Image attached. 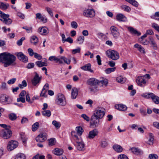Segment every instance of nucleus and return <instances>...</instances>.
<instances>
[{
	"label": "nucleus",
	"instance_id": "obj_29",
	"mask_svg": "<svg viewBox=\"0 0 159 159\" xmlns=\"http://www.w3.org/2000/svg\"><path fill=\"white\" fill-rule=\"evenodd\" d=\"M38 42V39L36 36L34 35L31 37L30 40V42L31 43H33L34 45H36Z\"/></svg>",
	"mask_w": 159,
	"mask_h": 159
},
{
	"label": "nucleus",
	"instance_id": "obj_40",
	"mask_svg": "<svg viewBox=\"0 0 159 159\" xmlns=\"http://www.w3.org/2000/svg\"><path fill=\"white\" fill-rule=\"evenodd\" d=\"M76 130L77 131V134L80 135H81L84 130L83 128L80 126H77L76 128Z\"/></svg>",
	"mask_w": 159,
	"mask_h": 159
},
{
	"label": "nucleus",
	"instance_id": "obj_57",
	"mask_svg": "<svg viewBox=\"0 0 159 159\" xmlns=\"http://www.w3.org/2000/svg\"><path fill=\"white\" fill-rule=\"evenodd\" d=\"M29 120L28 119L25 117H23L21 120V124H24L27 123L28 122Z\"/></svg>",
	"mask_w": 159,
	"mask_h": 159
},
{
	"label": "nucleus",
	"instance_id": "obj_59",
	"mask_svg": "<svg viewBox=\"0 0 159 159\" xmlns=\"http://www.w3.org/2000/svg\"><path fill=\"white\" fill-rule=\"evenodd\" d=\"M71 25L72 28L76 29L78 27L77 23L75 21H72L71 23Z\"/></svg>",
	"mask_w": 159,
	"mask_h": 159
},
{
	"label": "nucleus",
	"instance_id": "obj_23",
	"mask_svg": "<svg viewBox=\"0 0 159 159\" xmlns=\"http://www.w3.org/2000/svg\"><path fill=\"white\" fill-rule=\"evenodd\" d=\"M78 94V91L77 88L74 87L72 89L71 93V98L72 99H75Z\"/></svg>",
	"mask_w": 159,
	"mask_h": 159
},
{
	"label": "nucleus",
	"instance_id": "obj_21",
	"mask_svg": "<svg viewBox=\"0 0 159 159\" xmlns=\"http://www.w3.org/2000/svg\"><path fill=\"white\" fill-rule=\"evenodd\" d=\"M117 20L119 21H125L127 20L126 17L122 14H118L116 16Z\"/></svg>",
	"mask_w": 159,
	"mask_h": 159
},
{
	"label": "nucleus",
	"instance_id": "obj_35",
	"mask_svg": "<svg viewBox=\"0 0 159 159\" xmlns=\"http://www.w3.org/2000/svg\"><path fill=\"white\" fill-rule=\"evenodd\" d=\"M153 94V93H145L142 95V96L147 99H149L150 98L152 99V96Z\"/></svg>",
	"mask_w": 159,
	"mask_h": 159
},
{
	"label": "nucleus",
	"instance_id": "obj_16",
	"mask_svg": "<svg viewBox=\"0 0 159 159\" xmlns=\"http://www.w3.org/2000/svg\"><path fill=\"white\" fill-rule=\"evenodd\" d=\"M41 78V76L39 77V74L37 73H35L34 77L31 80V82L33 85L34 86H36L37 84L40 82Z\"/></svg>",
	"mask_w": 159,
	"mask_h": 159
},
{
	"label": "nucleus",
	"instance_id": "obj_9",
	"mask_svg": "<svg viewBox=\"0 0 159 159\" xmlns=\"http://www.w3.org/2000/svg\"><path fill=\"white\" fill-rule=\"evenodd\" d=\"M18 142L16 141L11 140L9 141L7 146L8 151H11L16 148L18 145Z\"/></svg>",
	"mask_w": 159,
	"mask_h": 159
},
{
	"label": "nucleus",
	"instance_id": "obj_32",
	"mask_svg": "<svg viewBox=\"0 0 159 159\" xmlns=\"http://www.w3.org/2000/svg\"><path fill=\"white\" fill-rule=\"evenodd\" d=\"M9 7V5L3 2H0V8L3 10H6Z\"/></svg>",
	"mask_w": 159,
	"mask_h": 159
},
{
	"label": "nucleus",
	"instance_id": "obj_38",
	"mask_svg": "<svg viewBox=\"0 0 159 159\" xmlns=\"http://www.w3.org/2000/svg\"><path fill=\"white\" fill-rule=\"evenodd\" d=\"M39 123L38 122H36L32 125V129L33 131H35L39 128Z\"/></svg>",
	"mask_w": 159,
	"mask_h": 159
},
{
	"label": "nucleus",
	"instance_id": "obj_47",
	"mask_svg": "<svg viewBox=\"0 0 159 159\" xmlns=\"http://www.w3.org/2000/svg\"><path fill=\"white\" fill-rule=\"evenodd\" d=\"M116 80L118 82L121 84L124 83L125 81V79L123 78L121 76L117 77L116 78Z\"/></svg>",
	"mask_w": 159,
	"mask_h": 159
},
{
	"label": "nucleus",
	"instance_id": "obj_30",
	"mask_svg": "<svg viewBox=\"0 0 159 159\" xmlns=\"http://www.w3.org/2000/svg\"><path fill=\"white\" fill-rule=\"evenodd\" d=\"M53 152L55 154L59 156L63 154V151L61 149L56 148L54 150Z\"/></svg>",
	"mask_w": 159,
	"mask_h": 159
},
{
	"label": "nucleus",
	"instance_id": "obj_2",
	"mask_svg": "<svg viewBox=\"0 0 159 159\" xmlns=\"http://www.w3.org/2000/svg\"><path fill=\"white\" fill-rule=\"evenodd\" d=\"M0 126L5 129L1 130L2 137L5 139L10 138L12 135V131L10 130L11 126L4 124H0Z\"/></svg>",
	"mask_w": 159,
	"mask_h": 159
},
{
	"label": "nucleus",
	"instance_id": "obj_55",
	"mask_svg": "<svg viewBox=\"0 0 159 159\" xmlns=\"http://www.w3.org/2000/svg\"><path fill=\"white\" fill-rule=\"evenodd\" d=\"M45 9L51 16H53L52 12V11L51 9L50 8L48 7H45Z\"/></svg>",
	"mask_w": 159,
	"mask_h": 159
},
{
	"label": "nucleus",
	"instance_id": "obj_58",
	"mask_svg": "<svg viewBox=\"0 0 159 159\" xmlns=\"http://www.w3.org/2000/svg\"><path fill=\"white\" fill-rule=\"evenodd\" d=\"M25 39V38L24 37H22L17 42V44L19 46H20L22 44V41Z\"/></svg>",
	"mask_w": 159,
	"mask_h": 159
},
{
	"label": "nucleus",
	"instance_id": "obj_22",
	"mask_svg": "<svg viewBox=\"0 0 159 159\" xmlns=\"http://www.w3.org/2000/svg\"><path fill=\"white\" fill-rule=\"evenodd\" d=\"M80 68L84 70L88 71L91 72H93V70L91 69V65L89 63L81 66Z\"/></svg>",
	"mask_w": 159,
	"mask_h": 159
},
{
	"label": "nucleus",
	"instance_id": "obj_11",
	"mask_svg": "<svg viewBox=\"0 0 159 159\" xmlns=\"http://www.w3.org/2000/svg\"><path fill=\"white\" fill-rule=\"evenodd\" d=\"M15 54L16 56L18 58L20 61L24 62H27L28 61V57L25 55L22 52H20L16 53Z\"/></svg>",
	"mask_w": 159,
	"mask_h": 159
},
{
	"label": "nucleus",
	"instance_id": "obj_7",
	"mask_svg": "<svg viewBox=\"0 0 159 159\" xmlns=\"http://www.w3.org/2000/svg\"><path fill=\"white\" fill-rule=\"evenodd\" d=\"M9 14H4L0 16V20L5 24L9 25L12 22L11 20L9 18Z\"/></svg>",
	"mask_w": 159,
	"mask_h": 159
},
{
	"label": "nucleus",
	"instance_id": "obj_48",
	"mask_svg": "<svg viewBox=\"0 0 159 159\" xmlns=\"http://www.w3.org/2000/svg\"><path fill=\"white\" fill-rule=\"evenodd\" d=\"M52 124L57 129H58L61 126L60 123L55 120L52 121Z\"/></svg>",
	"mask_w": 159,
	"mask_h": 159
},
{
	"label": "nucleus",
	"instance_id": "obj_56",
	"mask_svg": "<svg viewBox=\"0 0 159 159\" xmlns=\"http://www.w3.org/2000/svg\"><path fill=\"white\" fill-rule=\"evenodd\" d=\"M129 3L135 7H138L139 5L138 3L135 0H131Z\"/></svg>",
	"mask_w": 159,
	"mask_h": 159
},
{
	"label": "nucleus",
	"instance_id": "obj_49",
	"mask_svg": "<svg viewBox=\"0 0 159 159\" xmlns=\"http://www.w3.org/2000/svg\"><path fill=\"white\" fill-rule=\"evenodd\" d=\"M116 69V67L108 68L105 70V72L107 74H110L111 72L114 71Z\"/></svg>",
	"mask_w": 159,
	"mask_h": 159
},
{
	"label": "nucleus",
	"instance_id": "obj_34",
	"mask_svg": "<svg viewBox=\"0 0 159 159\" xmlns=\"http://www.w3.org/2000/svg\"><path fill=\"white\" fill-rule=\"evenodd\" d=\"M151 99L156 104H159V97L158 96L155 95L154 94Z\"/></svg>",
	"mask_w": 159,
	"mask_h": 159
},
{
	"label": "nucleus",
	"instance_id": "obj_17",
	"mask_svg": "<svg viewBox=\"0 0 159 159\" xmlns=\"http://www.w3.org/2000/svg\"><path fill=\"white\" fill-rule=\"evenodd\" d=\"M49 89V84L48 83L46 84L42 89V91L40 94V96L41 97H47V95L46 94V93Z\"/></svg>",
	"mask_w": 159,
	"mask_h": 159
},
{
	"label": "nucleus",
	"instance_id": "obj_46",
	"mask_svg": "<svg viewBox=\"0 0 159 159\" xmlns=\"http://www.w3.org/2000/svg\"><path fill=\"white\" fill-rule=\"evenodd\" d=\"M132 152L135 154H138L140 153V151L138 148H131Z\"/></svg>",
	"mask_w": 159,
	"mask_h": 159
},
{
	"label": "nucleus",
	"instance_id": "obj_4",
	"mask_svg": "<svg viewBox=\"0 0 159 159\" xmlns=\"http://www.w3.org/2000/svg\"><path fill=\"white\" fill-rule=\"evenodd\" d=\"M106 54L108 57L111 58L114 60H116L119 58V53L114 50H107L106 52Z\"/></svg>",
	"mask_w": 159,
	"mask_h": 159
},
{
	"label": "nucleus",
	"instance_id": "obj_53",
	"mask_svg": "<svg viewBox=\"0 0 159 159\" xmlns=\"http://www.w3.org/2000/svg\"><path fill=\"white\" fill-rule=\"evenodd\" d=\"M148 157L150 159H157L158 156L154 154H151L149 155Z\"/></svg>",
	"mask_w": 159,
	"mask_h": 159
},
{
	"label": "nucleus",
	"instance_id": "obj_39",
	"mask_svg": "<svg viewBox=\"0 0 159 159\" xmlns=\"http://www.w3.org/2000/svg\"><path fill=\"white\" fill-rule=\"evenodd\" d=\"M151 18L159 21V11L156 12L153 15L151 16Z\"/></svg>",
	"mask_w": 159,
	"mask_h": 159
},
{
	"label": "nucleus",
	"instance_id": "obj_36",
	"mask_svg": "<svg viewBox=\"0 0 159 159\" xmlns=\"http://www.w3.org/2000/svg\"><path fill=\"white\" fill-rule=\"evenodd\" d=\"M108 83V80L106 79L103 78L102 80L100 81H99L98 84L100 85V84H101L102 86H103V85H104L105 86H106Z\"/></svg>",
	"mask_w": 159,
	"mask_h": 159
},
{
	"label": "nucleus",
	"instance_id": "obj_50",
	"mask_svg": "<svg viewBox=\"0 0 159 159\" xmlns=\"http://www.w3.org/2000/svg\"><path fill=\"white\" fill-rule=\"evenodd\" d=\"M55 139L54 138H51L48 140V145L49 146H52L55 144Z\"/></svg>",
	"mask_w": 159,
	"mask_h": 159
},
{
	"label": "nucleus",
	"instance_id": "obj_37",
	"mask_svg": "<svg viewBox=\"0 0 159 159\" xmlns=\"http://www.w3.org/2000/svg\"><path fill=\"white\" fill-rule=\"evenodd\" d=\"M8 117L10 120L11 121L16 120L17 118L16 115L14 113H11L8 115Z\"/></svg>",
	"mask_w": 159,
	"mask_h": 159
},
{
	"label": "nucleus",
	"instance_id": "obj_27",
	"mask_svg": "<svg viewBox=\"0 0 159 159\" xmlns=\"http://www.w3.org/2000/svg\"><path fill=\"white\" fill-rule=\"evenodd\" d=\"M46 59H45L44 61L43 62L40 61H38L35 62L36 65L39 67H42L43 66H47L48 64L46 62Z\"/></svg>",
	"mask_w": 159,
	"mask_h": 159
},
{
	"label": "nucleus",
	"instance_id": "obj_13",
	"mask_svg": "<svg viewBox=\"0 0 159 159\" xmlns=\"http://www.w3.org/2000/svg\"><path fill=\"white\" fill-rule=\"evenodd\" d=\"M111 33L115 39L118 38L120 35V33L117 30L116 27L114 26H112L110 28Z\"/></svg>",
	"mask_w": 159,
	"mask_h": 159
},
{
	"label": "nucleus",
	"instance_id": "obj_24",
	"mask_svg": "<svg viewBox=\"0 0 159 159\" xmlns=\"http://www.w3.org/2000/svg\"><path fill=\"white\" fill-rule=\"evenodd\" d=\"M98 133V132L96 129L90 131L89 133L88 138L90 139H93L97 135Z\"/></svg>",
	"mask_w": 159,
	"mask_h": 159
},
{
	"label": "nucleus",
	"instance_id": "obj_42",
	"mask_svg": "<svg viewBox=\"0 0 159 159\" xmlns=\"http://www.w3.org/2000/svg\"><path fill=\"white\" fill-rule=\"evenodd\" d=\"M59 57H57L55 56H52L49 58L48 60L51 61H56V62L58 63L59 62Z\"/></svg>",
	"mask_w": 159,
	"mask_h": 159
},
{
	"label": "nucleus",
	"instance_id": "obj_25",
	"mask_svg": "<svg viewBox=\"0 0 159 159\" xmlns=\"http://www.w3.org/2000/svg\"><path fill=\"white\" fill-rule=\"evenodd\" d=\"M113 149L116 152L120 153L123 151L122 147L120 145L118 144H115L113 145L112 147Z\"/></svg>",
	"mask_w": 159,
	"mask_h": 159
},
{
	"label": "nucleus",
	"instance_id": "obj_1",
	"mask_svg": "<svg viewBox=\"0 0 159 159\" xmlns=\"http://www.w3.org/2000/svg\"><path fill=\"white\" fill-rule=\"evenodd\" d=\"M16 59V57L10 53L6 52L0 54V62L3 63L5 67L14 64Z\"/></svg>",
	"mask_w": 159,
	"mask_h": 159
},
{
	"label": "nucleus",
	"instance_id": "obj_12",
	"mask_svg": "<svg viewBox=\"0 0 159 159\" xmlns=\"http://www.w3.org/2000/svg\"><path fill=\"white\" fill-rule=\"evenodd\" d=\"M47 134L45 133L40 134L36 138V140L37 142H42L47 139Z\"/></svg>",
	"mask_w": 159,
	"mask_h": 159
},
{
	"label": "nucleus",
	"instance_id": "obj_8",
	"mask_svg": "<svg viewBox=\"0 0 159 159\" xmlns=\"http://www.w3.org/2000/svg\"><path fill=\"white\" fill-rule=\"evenodd\" d=\"M83 15L88 18H92L95 16V11L93 9H88L84 11Z\"/></svg>",
	"mask_w": 159,
	"mask_h": 159
},
{
	"label": "nucleus",
	"instance_id": "obj_62",
	"mask_svg": "<svg viewBox=\"0 0 159 159\" xmlns=\"http://www.w3.org/2000/svg\"><path fill=\"white\" fill-rule=\"evenodd\" d=\"M80 48L78 47L76 49H73L72 50V53L73 54H75L76 53H79L80 52Z\"/></svg>",
	"mask_w": 159,
	"mask_h": 159
},
{
	"label": "nucleus",
	"instance_id": "obj_10",
	"mask_svg": "<svg viewBox=\"0 0 159 159\" xmlns=\"http://www.w3.org/2000/svg\"><path fill=\"white\" fill-rule=\"evenodd\" d=\"M100 118H97L96 116L92 115L90 119V125L93 127L98 126L99 125V119Z\"/></svg>",
	"mask_w": 159,
	"mask_h": 159
},
{
	"label": "nucleus",
	"instance_id": "obj_5",
	"mask_svg": "<svg viewBox=\"0 0 159 159\" xmlns=\"http://www.w3.org/2000/svg\"><path fill=\"white\" fill-rule=\"evenodd\" d=\"M12 102V100L6 94H2L0 97V102L4 105L9 104Z\"/></svg>",
	"mask_w": 159,
	"mask_h": 159
},
{
	"label": "nucleus",
	"instance_id": "obj_41",
	"mask_svg": "<svg viewBox=\"0 0 159 159\" xmlns=\"http://www.w3.org/2000/svg\"><path fill=\"white\" fill-rule=\"evenodd\" d=\"M42 115L45 116L49 117L51 115V112L48 110H44L42 112Z\"/></svg>",
	"mask_w": 159,
	"mask_h": 159
},
{
	"label": "nucleus",
	"instance_id": "obj_6",
	"mask_svg": "<svg viewBox=\"0 0 159 159\" xmlns=\"http://www.w3.org/2000/svg\"><path fill=\"white\" fill-rule=\"evenodd\" d=\"M56 103L57 104L60 106H65L66 102L64 96L62 94H58L56 101Z\"/></svg>",
	"mask_w": 159,
	"mask_h": 159
},
{
	"label": "nucleus",
	"instance_id": "obj_61",
	"mask_svg": "<svg viewBox=\"0 0 159 159\" xmlns=\"http://www.w3.org/2000/svg\"><path fill=\"white\" fill-rule=\"evenodd\" d=\"M16 80V79L15 78H12L9 80L7 81V83L9 84H14Z\"/></svg>",
	"mask_w": 159,
	"mask_h": 159
},
{
	"label": "nucleus",
	"instance_id": "obj_44",
	"mask_svg": "<svg viewBox=\"0 0 159 159\" xmlns=\"http://www.w3.org/2000/svg\"><path fill=\"white\" fill-rule=\"evenodd\" d=\"M84 37L83 36H80L77 38V41L78 42V43L80 44H82L84 40Z\"/></svg>",
	"mask_w": 159,
	"mask_h": 159
},
{
	"label": "nucleus",
	"instance_id": "obj_18",
	"mask_svg": "<svg viewBox=\"0 0 159 159\" xmlns=\"http://www.w3.org/2000/svg\"><path fill=\"white\" fill-rule=\"evenodd\" d=\"M63 62L68 65H69L70 63V60L67 59L64 57H59V64H62Z\"/></svg>",
	"mask_w": 159,
	"mask_h": 159
},
{
	"label": "nucleus",
	"instance_id": "obj_20",
	"mask_svg": "<svg viewBox=\"0 0 159 159\" xmlns=\"http://www.w3.org/2000/svg\"><path fill=\"white\" fill-rule=\"evenodd\" d=\"M115 107L116 109L121 111H125L127 109L126 106L123 104H116Z\"/></svg>",
	"mask_w": 159,
	"mask_h": 159
},
{
	"label": "nucleus",
	"instance_id": "obj_60",
	"mask_svg": "<svg viewBox=\"0 0 159 159\" xmlns=\"http://www.w3.org/2000/svg\"><path fill=\"white\" fill-rule=\"evenodd\" d=\"M20 137L21 139L23 142L24 143H25L27 138L24 135V134H20Z\"/></svg>",
	"mask_w": 159,
	"mask_h": 159
},
{
	"label": "nucleus",
	"instance_id": "obj_54",
	"mask_svg": "<svg viewBox=\"0 0 159 159\" xmlns=\"http://www.w3.org/2000/svg\"><path fill=\"white\" fill-rule=\"evenodd\" d=\"M118 159H129L127 157L125 154H121L119 155L118 157Z\"/></svg>",
	"mask_w": 159,
	"mask_h": 159
},
{
	"label": "nucleus",
	"instance_id": "obj_28",
	"mask_svg": "<svg viewBox=\"0 0 159 159\" xmlns=\"http://www.w3.org/2000/svg\"><path fill=\"white\" fill-rule=\"evenodd\" d=\"M73 132L71 133V134L73 136V139L75 141L76 143H77L78 142H80L82 141L81 137H80L81 135H79V136H78L76 134H73Z\"/></svg>",
	"mask_w": 159,
	"mask_h": 159
},
{
	"label": "nucleus",
	"instance_id": "obj_33",
	"mask_svg": "<svg viewBox=\"0 0 159 159\" xmlns=\"http://www.w3.org/2000/svg\"><path fill=\"white\" fill-rule=\"evenodd\" d=\"M38 32L42 35H45L48 33L47 30L44 28H39L38 29Z\"/></svg>",
	"mask_w": 159,
	"mask_h": 159
},
{
	"label": "nucleus",
	"instance_id": "obj_51",
	"mask_svg": "<svg viewBox=\"0 0 159 159\" xmlns=\"http://www.w3.org/2000/svg\"><path fill=\"white\" fill-rule=\"evenodd\" d=\"M121 8L125 11L127 12H129L131 10V8L125 5L122 6H121Z\"/></svg>",
	"mask_w": 159,
	"mask_h": 159
},
{
	"label": "nucleus",
	"instance_id": "obj_31",
	"mask_svg": "<svg viewBox=\"0 0 159 159\" xmlns=\"http://www.w3.org/2000/svg\"><path fill=\"white\" fill-rule=\"evenodd\" d=\"M134 47L137 48L138 50L141 52L144 53L145 52L144 49L138 43H136L134 45Z\"/></svg>",
	"mask_w": 159,
	"mask_h": 159
},
{
	"label": "nucleus",
	"instance_id": "obj_52",
	"mask_svg": "<svg viewBox=\"0 0 159 159\" xmlns=\"http://www.w3.org/2000/svg\"><path fill=\"white\" fill-rule=\"evenodd\" d=\"M152 27L159 32V26L157 24L152 23Z\"/></svg>",
	"mask_w": 159,
	"mask_h": 159
},
{
	"label": "nucleus",
	"instance_id": "obj_63",
	"mask_svg": "<svg viewBox=\"0 0 159 159\" xmlns=\"http://www.w3.org/2000/svg\"><path fill=\"white\" fill-rule=\"evenodd\" d=\"M28 51L29 54V55L30 56H33L35 53L34 52L33 50L30 48L28 49Z\"/></svg>",
	"mask_w": 159,
	"mask_h": 159
},
{
	"label": "nucleus",
	"instance_id": "obj_14",
	"mask_svg": "<svg viewBox=\"0 0 159 159\" xmlns=\"http://www.w3.org/2000/svg\"><path fill=\"white\" fill-rule=\"evenodd\" d=\"M136 82L140 86H144L146 84L145 79L143 76H139L136 79Z\"/></svg>",
	"mask_w": 159,
	"mask_h": 159
},
{
	"label": "nucleus",
	"instance_id": "obj_45",
	"mask_svg": "<svg viewBox=\"0 0 159 159\" xmlns=\"http://www.w3.org/2000/svg\"><path fill=\"white\" fill-rule=\"evenodd\" d=\"M27 85V84L25 80H23L21 84H19L18 86L20 89H23L24 87H26Z\"/></svg>",
	"mask_w": 159,
	"mask_h": 159
},
{
	"label": "nucleus",
	"instance_id": "obj_64",
	"mask_svg": "<svg viewBox=\"0 0 159 159\" xmlns=\"http://www.w3.org/2000/svg\"><path fill=\"white\" fill-rule=\"evenodd\" d=\"M81 117L83 118L86 121H89L90 120L88 116L86 114H83L81 116Z\"/></svg>",
	"mask_w": 159,
	"mask_h": 159
},
{
	"label": "nucleus",
	"instance_id": "obj_3",
	"mask_svg": "<svg viewBox=\"0 0 159 159\" xmlns=\"http://www.w3.org/2000/svg\"><path fill=\"white\" fill-rule=\"evenodd\" d=\"M105 114V109L101 107H97L95 110L93 115L95 116L97 118L102 119Z\"/></svg>",
	"mask_w": 159,
	"mask_h": 159
},
{
	"label": "nucleus",
	"instance_id": "obj_26",
	"mask_svg": "<svg viewBox=\"0 0 159 159\" xmlns=\"http://www.w3.org/2000/svg\"><path fill=\"white\" fill-rule=\"evenodd\" d=\"M128 29L132 34L136 35L138 36H140L141 34L140 32H138L133 27H129L128 28Z\"/></svg>",
	"mask_w": 159,
	"mask_h": 159
},
{
	"label": "nucleus",
	"instance_id": "obj_19",
	"mask_svg": "<svg viewBox=\"0 0 159 159\" xmlns=\"http://www.w3.org/2000/svg\"><path fill=\"white\" fill-rule=\"evenodd\" d=\"M76 146L77 149L80 151L84 150V144L83 141L78 142Z\"/></svg>",
	"mask_w": 159,
	"mask_h": 159
},
{
	"label": "nucleus",
	"instance_id": "obj_15",
	"mask_svg": "<svg viewBox=\"0 0 159 159\" xmlns=\"http://www.w3.org/2000/svg\"><path fill=\"white\" fill-rule=\"evenodd\" d=\"M87 83L91 86H96L98 84L99 81L95 78H91L88 79L87 81Z\"/></svg>",
	"mask_w": 159,
	"mask_h": 159
},
{
	"label": "nucleus",
	"instance_id": "obj_43",
	"mask_svg": "<svg viewBox=\"0 0 159 159\" xmlns=\"http://www.w3.org/2000/svg\"><path fill=\"white\" fill-rule=\"evenodd\" d=\"M15 159H25V156L23 153H18L16 155Z\"/></svg>",
	"mask_w": 159,
	"mask_h": 159
}]
</instances>
